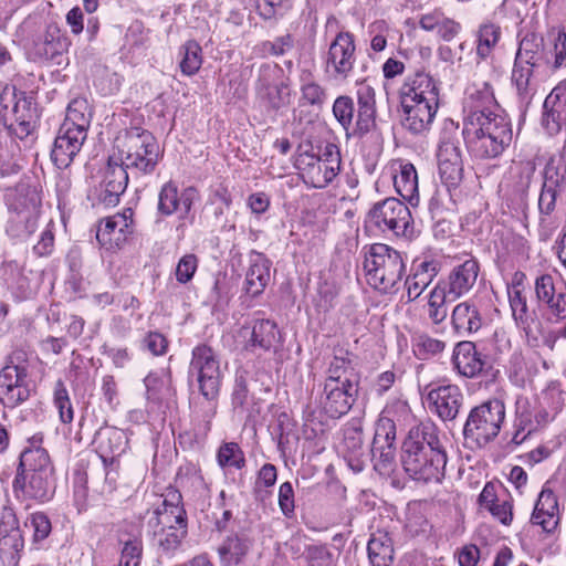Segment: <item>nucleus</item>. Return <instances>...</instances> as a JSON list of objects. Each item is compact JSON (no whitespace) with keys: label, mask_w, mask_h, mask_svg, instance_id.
Here are the masks:
<instances>
[{"label":"nucleus","mask_w":566,"mask_h":566,"mask_svg":"<svg viewBox=\"0 0 566 566\" xmlns=\"http://www.w3.org/2000/svg\"><path fill=\"white\" fill-rule=\"evenodd\" d=\"M401 462L413 480L424 483L441 482L447 454L434 423L421 422L409 430L402 444Z\"/></svg>","instance_id":"f257e3e1"},{"label":"nucleus","mask_w":566,"mask_h":566,"mask_svg":"<svg viewBox=\"0 0 566 566\" xmlns=\"http://www.w3.org/2000/svg\"><path fill=\"white\" fill-rule=\"evenodd\" d=\"M401 125L412 135L428 132L440 106V85L429 73L409 74L399 88Z\"/></svg>","instance_id":"f03ea898"},{"label":"nucleus","mask_w":566,"mask_h":566,"mask_svg":"<svg viewBox=\"0 0 566 566\" xmlns=\"http://www.w3.org/2000/svg\"><path fill=\"white\" fill-rule=\"evenodd\" d=\"M463 136L471 154L478 158L499 157L512 142V126L503 113L464 117Z\"/></svg>","instance_id":"7ed1b4c3"},{"label":"nucleus","mask_w":566,"mask_h":566,"mask_svg":"<svg viewBox=\"0 0 566 566\" xmlns=\"http://www.w3.org/2000/svg\"><path fill=\"white\" fill-rule=\"evenodd\" d=\"M91 120L92 108L87 99L83 97L72 99L51 151V158L57 168H67L78 155L87 138Z\"/></svg>","instance_id":"20e7f679"},{"label":"nucleus","mask_w":566,"mask_h":566,"mask_svg":"<svg viewBox=\"0 0 566 566\" xmlns=\"http://www.w3.org/2000/svg\"><path fill=\"white\" fill-rule=\"evenodd\" d=\"M363 269L367 283L381 293H395L406 273V263L399 251L375 243L365 250Z\"/></svg>","instance_id":"39448f33"},{"label":"nucleus","mask_w":566,"mask_h":566,"mask_svg":"<svg viewBox=\"0 0 566 566\" xmlns=\"http://www.w3.org/2000/svg\"><path fill=\"white\" fill-rule=\"evenodd\" d=\"M115 144L118 160L127 170L137 175H148L155 170L160 148L150 132L130 127L116 137Z\"/></svg>","instance_id":"423d86ee"},{"label":"nucleus","mask_w":566,"mask_h":566,"mask_svg":"<svg viewBox=\"0 0 566 566\" xmlns=\"http://www.w3.org/2000/svg\"><path fill=\"white\" fill-rule=\"evenodd\" d=\"M357 116L354 120L355 105L350 96L340 95L333 104V115L346 132L347 137H361L376 127V93L368 84H361L356 92Z\"/></svg>","instance_id":"0eeeda50"},{"label":"nucleus","mask_w":566,"mask_h":566,"mask_svg":"<svg viewBox=\"0 0 566 566\" xmlns=\"http://www.w3.org/2000/svg\"><path fill=\"white\" fill-rule=\"evenodd\" d=\"M41 195L36 187L20 184L10 205L6 233L14 243L27 241L38 229Z\"/></svg>","instance_id":"6e6552de"},{"label":"nucleus","mask_w":566,"mask_h":566,"mask_svg":"<svg viewBox=\"0 0 566 566\" xmlns=\"http://www.w3.org/2000/svg\"><path fill=\"white\" fill-rule=\"evenodd\" d=\"M505 405L492 398L472 408L463 427L465 441L484 447L493 441L505 422Z\"/></svg>","instance_id":"1a4fd4ad"},{"label":"nucleus","mask_w":566,"mask_h":566,"mask_svg":"<svg viewBox=\"0 0 566 566\" xmlns=\"http://www.w3.org/2000/svg\"><path fill=\"white\" fill-rule=\"evenodd\" d=\"M189 376L197 380L200 394L208 401L207 417H211L222 379L219 357L211 347L199 345L192 349Z\"/></svg>","instance_id":"9d476101"},{"label":"nucleus","mask_w":566,"mask_h":566,"mask_svg":"<svg viewBox=\"0 0 566 566\" xmlns=\"http://www.w3.org/2000/svg\"><path fill=\"white\" fill-rule=\"evenodd\" d=\"M366 223L382 233L396 237L411 239L415 233L408 206L394 197L376 202L366 216Z\"/></svg>","instance_id":"9b49d317"},{"label":"nucleus","mask_w":566,"mask_h":566,"mask_svg":"<svg viewBox=\"0 0 566 566\" xmlns=\"http://www.w3.org/2000/svg\"><path fill=\"white\" fill-rule=\"evenodd\" d=\"M30 397L28 384V358L22 349L13 350L0 370V402L13 409Z\"/></svg>","instance_id":"f8f14e48"},{"label":"nucleus","mask_w":566,"mask_h":566,"mask_svg":"<svg viewBox=\"0 0 566 566\" xmlns=\"http://www.w3.org/2000/svg\"><path fill=\"white\" fill-rule=\"evenodd\" d=\"M515 62L542 69L557 70L566 65V31H559L554 39L553 48H544L543 36L527 33L520 41Z\"/></svg>","instance_id":"ddd939ff"},{"label":"nucleus","mask_w":566,"mask_h":566,"mask_svg":"<svg viewBox=\"0 0 566 566\" xmlns=\"http://www.w3.org/2000/svg\"><path fill=\"white\" fill-rule=\"evenodd\" d=\"M335 147L326 146L323 156L301 153L295 161L304 182L313 188H325L339 171V155Z\"/></svg>","instance_id":"4468645a"},{"label":"nucleus","mask_w":566,"mask_h":566,"mask_svg":"<svg viewBox=\"0 0 566 566\" xmlns=\"http://www.w3.org/2000/svg\"><path fill=\"white\" fill-rule=\"evenodd\" d=\"M71 41L56 23H49L32 41L30 57L38 63L67 65Z\"/></svg>","instance_id":"2eb2a0df"},{"label":"nucleus","mask_w":566,"mask_h":566,"mask_svg":"<svg viewBox=\"0 0 566 566\" xmlns=\"http://www.w3.org/2000/svg\"><path fill=\"white\" fill-rule=\"evenodd\" d=\"M534 290L543 316L552 323L566 324V286L551 274L535 279Z\"/></svg>","instance_id":"dca6fc26"},{"label":"nucleus","mask_w":566,"mask_h":566,"mask_svg":"<svg viewBox=\"0 0 566 566\" xmlns=\"http://www.w3.org/2000/svg\"><path fill=\"white\" fill-rule=\"evenodd\" d=\"M356 62V45L354 35L349 32H338L331 42L325 56V72L336 81L348 78Z\"/></svg>","instance_id":"f3484780"},{"label":"nucleus","mask_w":566,"mask_h":566,"mask_svg":"<svg viewBox=\"0 0 566 566\" xmlns=\"http://www.w3.org/2000/svg\"><path fill=\"white\" fill-rule=\"evenodd\" d=\"M199 198V192L195 187L189 186L179 190L177 184L169 180L159 190L157 213L163 217L177 213L179 219L192 221V207Z\"/></svg>","instance_id":"a211bd4d"},{"label":"nucleus","mask_w":566,"mask_h":566,"mask_svg":"<svg viewBox=\"0 0 566 566\" xmlns=\"http://www.w3.org/2000/svg\"><path fill=\"white\" fill-rule=\"evenodd\" d=\"M562 203H566V166L556 165L551 159L543 172L538 209L541 213L549 216Z\"/></svg>","instance_id":"6ab92c4d"},{"label":"nucleus","mask_w":566,"mask_h":566,"mask_svg":"<svg viewBox=\"0 0 566 566\" xmlns=\"http://www.w3.org/2000/svg\"><path fill=\"white\" fill-rule=\"evenodd\" d=\"M240 336L244 339L243 348L253 354H275L282 346L277 326L270 319H256L251 326L242 327Z\"/></svg>","instance_id":"aec40b11"},{"label":"nucleus","mask_w":566,"mask_h":566,"mask_svg":"<svg viewBox=\"0 0 566 566\" xmlns=\"http://www.w3.org/2000/svg\"><path fill=\"white\" fill-rule=\"evenodd\" d=\"M133 214L128 208L102 220L96 231L98 243L106 250L119 249L133 233Z\"/></svg>","instance_id":"412c9836"},{"label":"nucleus","mask_w":566,"mask_h":566,"mask_svg":"<svg viewBox=\"0 0 566 566\" xmlns=\"http://www.w3.org/2000/svg\"><path fill=\"white\" fill-rule=\"evenodd\" d=\"M523 273H515L512 283L507 286V295L512 316L517 327L523 329L528 337L536 338L542 332L541 323L533 317L527 305V298L522 286Z\"/></svg>","instance_id":"4be33fe9"},{"label":"nucleus","mask_w":566,"mask_h":566,"mask_svg":"<svg viewBox=\"0 0 566 566\" xmlns=\"http://www.w3.org/2000/svg\"><path fill=\"white\" fill-rule=\"evenodd\" d=\"M358 394V386L322 385L317 398L321 410L332 419L345 416L353 407Z\"/></svg>","instance_id":"5701e85b"},{"label":"nucleus","mask_w":566,"mask_h":566,"mask_svg":"<svg viewBox=\"0 0 566 566\" xmlns=\"http://www.w3.org/2000/svg\"><path fill=\"white\" fill-rule=\"evenodd\" d=\"M396 424L387 418L381 417L376 422L375 436L371 446V455L376 470H388L396 457Z\"/></svg>","instance_id":"b1692460"},{"label":"nucleus","mask_w":566,"mask_h":566,"mask_svg":"<svg viewBox=\"0 0 566 566\" xmlns=\"http://www.w3.org/2000/svg\"><path fill=\"white\" fill-rule=\"evenodd\" d=\"M438 169L441 181L448 187H457L463 178V161L458 142L443 139L438 147Z\"/></svg>","instance_id":"393cba45"},{"label":"nucleus","mask_w":566,"mask_h":566,"mask_svg":"<svg viewBox=\"0 0 566 566\" xmlns=\"http://www.w3.org/2000/svg\"><path fill=\"white\" fill-rule=\"evenodd\" d=\"M427 400L432 412L443 421L457 418L462 403L463 394L457 385H442L428 392Z\"/></svg>","instance_id":"a878e982"},{"label":"nucleus","mask_w":566,"mask_h":566,"mask_svg":"<svg viewBox=\"0 0 566 566\" xmlns=\"http://www.w3.org/2000/svg\"><path fill=\"white\" fill-rule=\"evenodd\" d=\"M180 501L181 495L177 491L169 492L154 510L153 516L148 520V527L174 530L176 526L187 524L186 511Z\"/></svg>","instance_id":"bb28decb"},{"label":"nucleus","mask_w":566,"mask_h":566,"mask_svg":"<svg viewBox=\"0 0 566 566\" xmlns=\"http://www.w3.org/2000/svg\"><path fill=\"white\" fill-rule=\"evenodd\" d=\"M127 443L126 432L116 427H102L94 437L96 451L105 465H107L108 460L111 465L115 464L117 462L116 458L125 452Z\"/></svg>","instance_id":"cd10ccee"},{"label":"nucleus","mask_w":566,"mask_h":566,"mask_svg":"<svg viewBox=\"0 0 566 566\" xmlns=\"http://www.w3.org/2000/svg\"><path fill=\"white\" fill-rule=\"evenodd\" d=\"M13 492L17 497L46 501L54 492V476L17 473Z\"/></svg>","instance_id":"c85d7f7f"},{"label":"nucleus","mask_w":566,"mask_h":566,"mask_svg":"<svg viewBox=\"0 0 566 566\" xmlns=\"http://www.w3.org/2000/svg\"><path fill=\"white\" fill-rule=\"evenodd\" d=\"M480 272L479 262L475 259H468L455 265L449 273L448 280L441 282L452 300H458L468 294L475 285Z\"/></svg>","instance_id":"c756f323"},{"label":"nucleus","mask_w":566,"mask_h":566,"mask_svg":"<svg viewBox=\"0 0 566 566\" xmlns=\"http://www.w3.org/2000/svg\"><path fill=\"white\" fill-rule=\"evenodd\" d=\"M542 124L549 135L557 134L566 119V85L556 86L543 104Z\"/></svg>","instance_id":"7c9ffc66"},{"label":"nucleus","mask_w":566,"mask_h":566,"mask_svg":"<svg viewBox=\"0 0 566 566\" xmlns=\"http://www.w3.org/2000/svg\"><path fill=\"white\" fill-rule=\"evenodd\" d=\"M453 331L461 337L476 333L483 324L479 306L473 300H467L454 306L451 313Z\"/></svg>","instance_id":"2f4dec72"},{"label":"nucleus","mask_w":566,"mask_h":566,"mask_svg":"<svg viewBox=\"0 0 566 566\" xmlns=\"http://www.w3.org/2000/svg\"><path fill=\"white\" fill-rule=\"evenodd\" d=\"M120 559L118 566H139L143 557L142 528L137 524H127L118 532Z\"/></svg>","instance_id":"473e14b6"},{"label":"nucleus","mask_w":566,"mask_h":566,"mask_svg":"<svg viewBox=\"0 0 566 566\" xmlns=\"http://www.w3.org/2000/svg\"><path fill=\"white\" fill-rule=\"evenodd\" d=\"M464 117L488 115V113H503L496 104L493 90L490 84L483 83L480 87L468 90L463 103Z\"/></svg>","instance_id":"72a5a7b5"},{"label":"nucleus","mask_w":566,"mask_h":566,"mask_svg":"<svg viewBox=\"0 0 566 566\" xmlns=\"http://www.w3.org/2000/svg\"><path fill=\"white\" fill-rule=\"evenodd\" d=\"M453 364L460 375L474 378L482 373L485 360L472 342L463 340L454 347Z\"/></svg>","instance_id":"f704fd0d"},{"label":"nucleus","mask_w":566,"mask_h":566,"mask_svg":"<svg viewBox=\"0 0 566 566\" xmlns=\"http://www.w3.org/2000/svg\"><path fill=\"white\" fill-rule=\"evenodd\" d=\"M558 502L554 492L543 489L535 503L531 522L545 532H553L558 524Z\"/></svg>","instance_id":"c9c22d12"},{"label":"nucleus","mask_w":566,"mask_h":566,"mask_svg":"<svg viewBox=\"0 0 566 566\" xmlns=\"http://www.w3.org/2000/svg\"><path fill=\"white\" fill-rule=\"evenodd\" d=\"M541 70L543 69L514 61L511 78L522 103L528 104L535 95L538 87L537 73Z\"/></svg>","instance_id":"e433bc0d"},{"label":"nucleus","mask_w":566,"mask_h":566,"mask_svg":"<svg viewBox=\"0 0 566 566\" xmlns=\"http://www.w3.org/2000/svg\"><path fill=\"white\" fill-rule=\"evenodd\" d=\"M17 473L54 476V467L44 448H28L20 455Z\"/></svg>","instance_id":"4c0bfd02"},{"label":"nucleus","mask_w":566,"mask_h":566,"mask_svg":"<svg viewBox=\"0 0 566 566\" xmlns=\"http://www.w3.org/2000/svg\"><path fill=\"white\" fill-rule=\"evenodd\" d=\"M392 181L396 192L403 200L412 206L418 203V175L412 164L400 163L399 169L392 175Z\"/></svg>","instance_id":"58836bf2"},{"label":"nucleus","mask_w":566,"mask_h":566,"mask_svg":"<svg viewBox=\"0 0 566 566\" xmlns=\"http://www.w3.org/2000/svg\"><path fill=\"white\" fill-rule=\"evenodd\" d=\"M270 261L261 253H255L250 260L245 275V292L255 297L260 295L270 282Z\"/></svg>","instance_id":"ea45409f"},{"label":"nucleus","mask_w":566,"mask_h":566,"mask_svg":"<svg viewBox=\"0 0 566 566\" xmlns=\"http://www.w3.org/2000/svg\"><path fill=\"white\" fill-rule=\"evenodd\" d=\"M371 566H390L394 559L392 539L385 531L371 534L367 545Z\"/></svg>","instance_id":"a19ab883"},{"label":"nucleus","mask_w":566,"mask_h":566,"mask_svg":"<svg viewBox=\"0 0 566 566\" xmlns=\"http://www.w3.org/2000/svg\"><path fill=\"white\" fill-rule=\"evenodd\" d=\"M535 170L536 165L531 159L513 161L510 167L509 179L516 195L523 196L527 193Z\"/></svg>","instance_id":"79ce46f5"},{"label":"nucleus","mask_w":566,"mask_h":566,"mask_svg":"<svg viewBox=\"0 0 566 566\" xmlns=\"http://www.w3.org/2000/svg\"><path fill=\"white\" fill-rule=\"evenodd\" d=\"M268 109L279 111L292 103V90L287 78L281 80L275 85L258 95Z\"/></svg>","instance_id":"37998d69"},{"label":"nucleus","mask_w":566,"mask_h":566,"mask_svg":"<svg viewBox=\"0 0 566 566\" xmlns=\"http://www.w3.org/2000/svg\"><path fill=\"white\" fill-rule=\"evenodd\" d=\"M325 385L337 384L338 386H358L354 368L348 359L334 357L327 369Z\"/></svg>","instance_id":"c03bdc74"},{"label":"nucleus","mask_w":566,"mask_h":566,"mask_svg":"<svg viewBox=\"0 0 566 566\" xmlns=\"http://www.w3.org/2000/svg\"><path fill=\"white\" fill-rule=\"evenodd\" d=\"M502 35L501 27L492 21L483 22L476 32V54L488 57L497 45Z\"/></svg>","instance_id":"a18cd8bd"},{"label":"nucleus","mask_w":566,"mask_h":566,"mask_svg":"<svg viewBox=\"0 0 566 566\" xmlns=\"http://www.w3.org/2000/svg\"><path fill=\"white\" fill-rule=\"evenodd\" d=\"M453 301L447 291V286L438 283L429 293L428 316L433 324L442 323L448 316L447 303Z\"/></svg>","instance_id":"49530a36"},{"label":"nucleus","mask_w":566,"mask_h":566,"mask_svg":"<svg viewBox=\"0 0 566 566\" xmlns=\"http://www.w3.org/2000/svg\"><path fill=\"white\" fill-rule=\"evenodd\" d=\"M179 67L184 75L193 76L202 65V49L193 40L187 41L179 50Z\"/></svg>","instance_id":"de8ad7c7"},{"label":"nucleus","mask_w":566,"mask_h":566,"mask_svg":"<svg viewBox=\"0 0 566 566\" xmlns=\"http://www.w3.org/2000/svg\"><path fill=\"white\" fill-rule=\"evenodd\" d=\"M187 535V524L176 526L174 530L158 528L153 530V536L156 545L166 554L176 552Z\"/></svg>","instance_id":"09e8293b"},{"label":"nucleus","mask_w":566,"mask_h":566,"mask_svg":"<svg viewBox=\"0 0 566 566\" xmlns=\"http://www.w3.org/2000/svg\"><path fill=\"white\" fill-rule=\"evenodd\" d=\"M411 347L418 359L427 360L441 354L446 348L443 340L433 338L424 333H418L412 336Z\"/></svg>","instance_id":"8fccbe9b"},{"label":"nucleus","mask_w":566,"mask_h":566,"mask_svg":"<svg viewBox=\"0 0 566 566\" xmlns=\"http://www.w3.org/2000/svg\"><path fill=\"white\" fill-rule=\"evenodd\" d=\"M301 102L306 105L321 108L327 98L326 91L317 82L312 80L310 72H303L301 75Z\"/></svg>","instance_id":"3c124183"},{"label":"nucleus","mask_w":566,"mask_h":566,"mask_svg":"<svg viewBox=\"0 0 566 566\" xmlns=\"http://www.w3.org/2000/svg\"><path fill=\"white\" fill-rule=\"evenodd\" d=\"M24 547L22 532H13L0 536V559L3 564L15 566L20 559V552Z\"/></svg>","instance_id":"603ef678"},{"label":"nucleus","mask_w":566,"mask_h":566,"mask_svg":"<svg viewBox=\"0 0 566 566\" xmlns=\"http://www.w3.org/2000/svg\"><path fill=\"white\" fill-rule=\"evenodd\" d=\"M24 526L32 532V545L36 549L42 547V543L52 531L51 521L43 512L30 514L24 521Z\"/></svg>","instance_id":"864d4df0"},{"label":"nucleus","mask_w":566,"mask_h":566,"mask_svg":"<svg viewBox=\"0 0 566 566\" xmlns=\"http://www.w3.org/2000/svg\"><path fill=\"white\" fill-rule=\"evenodd\" d=\"M102 182L123 195L128 184V170L111 157L103 172Z\"/></svg>","instance_id":"5fc2aeb1"},{"label":"nucleus","mask_w":566,"mask_h":566,"mask_svg":"<svg viewBox=\"0 0 566 566\" xmlns=\"http://www.w3.org/2000/svg\"><path fill=\"white\" fill-rule=\"evenodd\" d=\"M492 350L494 360L497 363L504 361L507 357H511L514 360L520 358L517 352H513L511 337L504 328L495 329L492 337Z\"/></svg>","instance_id":"6e6d98bb"},{"label":"nucleus","mask_w":566,"mask_h":566,"mask_svg":"<svg viewBox=\"0 0 566 566\" xmlns=\"http://www.w3.org/2000/svg\"><path fill=\"white\" fill-rule=\"evenodd\" d=\"M405 528L411 536L426 535L430 532L431 525L420 505L408 506Z\"/></svg>","instance_id":"4d7b16f0"},{"label":"nucleus","mask_w":566,"mask_h":566,"mask_svg":"<svg viewBox=\"0 0 566 566\" xmlns=\"http://www.w3.org/2000/svg\"><path fill=\"white\" fill-rule=\"evenodd\" d=\"M283 70L274 63H263L258 70V77L255 81L256 95L275 85L281 80H284Z\"/></svg>","instance_id":"13d9d810"},{"label":"nucleus","mask_w":566,"mask_h":566,"mask_svg":"<svg viewBox=\"0 0 566 566\" xmlns=\"http://www.w3.org/2000/svg\"><path fill=\"white\" fill-rule=\"evenodd\" d=\"M217 460L221 468L240 470L245 465L244 454L238 443L234 442L222 444L218 450Z\"/></svg>","instance_id":"bf43d9fd"},{"label":"nucleus","mask_w":566,"mask_h":566,"mask_svg":"<svg viewBox=\"0 0 566 566\" xmlns=\"http://www.w3.org/2000/svg\"><path fill=\"white\" fill-rule=\"evenodd\" d=\"M54 406L57 409L60 419L63 423H71L73 421V407L69 397V392L61 380H59L55 385Z\"/></svg>","instance_id":"052dcab7"},{"label":"nucleus","mask_w":566,"mask_h":566,"mask_svg":"<svg viewBox=\"0 0 566 566\" xmlns=\"http://www.w3.org/2000/svg\"><path fill=\"white\" fill-rule=\"evenodd\" d=\"M224 564H238L245 555L247 548L238 537H229L218 549Z\"/></svg>","instance_id":"680f3d73"},{"label":"nucleus","mask_w":566,"mask_h":566,"mask_svg":"<svg viewBox=\"0 0 566 566\" xmlns=\"http://www.w3.org/2000/svg\"><path fill=\"white\" fill-rule=\"evenodd\" d=\"M198 268V259L195 254L184 255L176 268V279L179 283L189 282Z\"/></svg>","instance_id":"e2e57ef3"},{"label":"nucleus","mask_w":566,"mask_h":566,"mask_svg":"<svg viewBox=\"0 0 566 566\" xmlns=\"http://www.w3.org/2000/svg\"><path fill=\"white\" fill-rule=\"evenodd\" d=\"M415 274L418 276L423 275L426 279L433 281L438 275L441 263L438 259L431 256L417 258L413 261Z\"/></svg>","instance_id":"0e129e2a"},{"label":"nucleus","mask_w":566,"mask_h":566,"mask_svg":"<svg viewBox=\"0 0 566 566\" xmlns=\"http://www.w3.org/2000/svg\"><path fill=\"white\" fill-rule=\"evenodd\" d=\"M279 506L283 515L290 517L295 510L294 490L291 482L286 481L279 489Z\"/></svg>","instance_id":"69168bd1"},{"label":"nucleus","mask_w":566,"mask_h":566,"mask_svg":"<svg viewBox=\"0 0 566 566\" xmlns=\"http://www.w3.org/2000/svg\"><path fill=\"white\" fill-rule=\"evenodd\" d=\"M52 222L48 223L41 231L40 238L33 247V251L39 256H46L52 253L54 248V233Z\"/></svg>","instance_id":"338daca9"},{"label":"nucleus","mask_w":566,"mask_h":566,"mask_svg":"<svg viewBox=\"0 0 566 566\" xmlns=\"http://www.w3.org/2000/svg\"><path fill=\"white\" fill-rule=\"evenodd\" d=\"M144 384L146 387L147 399L153 401H159L161 399V391L165 387V379L158 373H149Z\"/></svg>","instance_id":"774afa93"}]
</instances>
